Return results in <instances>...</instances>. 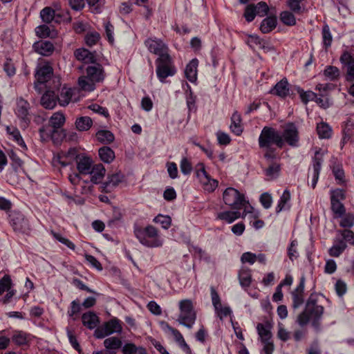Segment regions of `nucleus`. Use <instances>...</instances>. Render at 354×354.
<instances>
[{"instance_id": "nucleus-33", "label": "nucleus", "mask_w": 354, "mask_h": 354, "mask_svg": "<svg viewBox=\"0 0 354 354\" xmlns=\"http://www.w3.org/2000/svg\"><path fill=\"white\" fill-rule=\"evenodd\" d=\"M82 320L84 326L89 329L95 328L99 322L97 316L93 312L84 313L82 316Z\"/></svg>"}, {"instance_id": "nucleus-10", "label": "nucleus", "mask_w": 354, "mask_h": 354, "mask_svg": "<svg viewBox=\"0 0 354 354\" xmlns=\"http://www.w3.org/2000/svg\"><path fill=\"white\" fill-rule=\"evenodd\" d=\"M144 44L148 50L158 55V57L169 55L168 46L160 39L150 37L147 39Z\"/></svg>"}, {"instance_id": "nucleus-54", "label": "nucleus", "mask_w": 354, "mask_h": 354, "mask_svg": "<svg viewBox=\"0 0 354 354\" xmlns=\"http://www.w3.org/2000/svg\"><path fill=\"white\" fill-rule=\"evenodd\" d=\"M10 158L11 160V166L13 170L15 172H18L22 167L23 161L14 152L11 153V154L10 155Z\"/></svg>"}, {"instance_id": "nucleus-45", "label": "nucleus", "mask_w": 354, "mask_h": 354, "mask_svg": "<svg viewBox=\"0 0 354 354\" xmlns=\"http://www.w3.org/2000/svg\"><path fill=\"white\" fill-rule=\"evenodd\" d=\"M6 131L8 134L12 136L13 140L16 141L19 145L26 147L25 142L21 136V133L17 128L7 127Z\"/></svg>"}, {"instance_id": "nucleus-8", "label": "nucleus", "mask_w": 354, "mask_h": 354, "mask_svg": "<svg viewBox=\"0 0 354 354\" xmlns=\"http://www.w3.org/2000/svg\"><path fill=\"white\" fill-rule=\"evenodd\" d=\"M9 222L13 230L17 233L28 234L31 231L28 220L20 212H11L9 214Z\"/></svg>"}, {"instance_id": "nucleus-57", "label": "nucleus", "mask_w": 354, "mask_h": 354, "mask_svg": "<svg viewBox=\"0 0 354 354\" xmlns=\"http://www.w3.org/2000/svg\"><path fill=\"white\" fill-rule=\"evenodd\" d=\"M180 168L181 172L184 175H188L192 172V166L191 162L189 161V160L184 157L182 158L180 164Z\"/></svg>"}, {"instance_id": "nucleus-13", "label": "nucleus", "mask_w": 354, "mask_h": 354, "mask_svg": "<svg viewBox=\"0 0 354 354\" xmlns=\"http://www.w3.org/2000/svg\"><path fill=\"white\" fill-rule=\"evenodd\" d=\"M15 113L21 119L22 127L26 128L30 122L29 110L30 108L29 102L23 97L17 99Z\"/></svg>"}, {"instance_id": "nucleus-64", "label": "nucleus", "mask_w": 354, "mask_h": 354, "mask_svg": "<svg viewBox=\"0 0 354 354\" xmlns=\"http://www.w3.org/2000/svg\"><path fill=\"white\" fill-rule=\"evenodd\" d=\"M142 347H136V346L133 344L129 343L126 344L122 347V352L124 354H139V350Z\"/></svg>"}, {"instance_id": "nucleus-48", "label": "nucleus", "mask_w": 354, "mask_h": 354, "mask_svg": "<svg viewBox=\"0 0 354 354\" xmlns=\"http://www.w3.org/2000/svg\"><path fill=\"white\" fill-rule=\"evenodd\" d=\"M323 44L326 49L331 46L333 37L328 25L325 24L322 28Z\"/></svg>"}, {"instance_id": "nucleus-23", "label": "nucleus", "mask_w": 354, "mask_h": 354, "mask_svg": "<svg viewBox=\"0 0 354 354\" xmlns=\"http://www.w3.org/2000/svg\"><path fill=\"white\" fill-rule=\"evenodd\" d=\"M93 163V160L89 156L82 155L77 159V169L80 174L87 175L91 171Z\"/></svg>"}, {"instance_id": "nucleus-40", "label": "nucleus", "mask_w": 354, "mask_h": 354, "mask_svg": "<svg viewBox=\"0 0 354 354\" xmlns=\"http://www.w3.org/2000/svg\"><path fill=\"white\" fill-rule=\"evenodd\" d=\"M337 235H339V239L345 243H348L354 245V232L348 229L338 230L337 231Z\"/></svg>"}, {"instance_id": "nucleus-53", "label": "nucleus", "mask_w": 354, "mask_h": 354, "mask_svg": "<svg viewBox=\"0 0 354 354\" xmlns=\"http://www.w3.org/2000/svg\"><path fill=\"white\" fill-rule=\"evenodd\" d=\"M298 245V242L297 240H292L288 248V256L289 259L292 261L294 259H297L299 256V254L297 250V247Z\"/></svg>"}, {"instance_id": "nucleus-50", "label": "nucleus", "mask_w": 354, "mask_h": 354, "mask_svg": "<svg viewBox=\"0 0 354 354\" xmlns=\"http://www.w3.org/2000/svg\"><path fill=\"white\" fill-rule=\"evenodd\" d=\"M104 325L109 335L113 333H119L122 330V327L118 319H111L106 322Z\"/></svg>"}, {"instance_id": "nucleus-49", "label": "nucleus", "mask_w": 354, "mask_h": 354, "mask_svg": "<svg viewBox=\"0 0 354 354\" xmlns=\"http://www.w3.org/2000/svg\"><path fill=\"white\" fill-rule=\"evenodd\" d=\"M324 75L331 81H335L339 76V70L336 66H328L324 71Z\"/></svg>"}, {"instance_id": "nucleus-3", "label": "nucleus", "mask_w": 354, "mask_h": 354, "mask_svg": "<svg viewBox=\"0 0 354 354\" xmlns=\"http://www.w3.org/2000/svg\"><path fill=\"white\" fill-rule=\"evenodd\" d=\"M86 76H82L78 80L80 87L86 91H93L95 88V84L104 80L105 73L100 64L88 66L86 68Z\"/></svg>"}, {"instance_id": "nucleus-11", "label": "nucleus", "mask_w": 354, "mask_h": 354, "mask_svg": "<svg viewBox=\"0 0 354 354\" xmlns=\"http://www.w3.org/2000/svg\"><path fill=\"white\" fill-rule=\"evenodd\" d=\"M40 16L42 21L46 24L55 21V23H60L62 21H70L71 18L66 12V15L56 12L50 7H46L42 9L40 12Z\"/></svg>"}, {"instance_id": "nucleus-61", "label": "nucleus", "mask_w": 354, "mask_h": 354, "mask_svg": "<svg viewBox=\"0 0 354 354\" xmlns=\"http://www.w3.org/2000/svg\"><path fill=\"white\" fill-rule=\"evenodd\" d=\"M187 91H186V99H187V105L189 109H191L192 106H194L196 102V96L194 95L190 86L186 83Z\"/></svg>"}, {"instance_id": "nucleus-19", "label": "nucleus", "mask_w": 354, "mask_h": 354, "mask_svg": "<svg viewBox=\"0 0 354 354\" xmlns=\"http://www.w3.org/2000/svg\"><path fill=\"white\" fill-rule=\"evenodd\" d=\"M124 179V176L121 172L108 176L107 180L102 184V191L106 193L111 192L112 189L122 183Z\"/></svg>"}, {"instance_id": "nucleus-46", "label": "nucleus", "mask_w": 354, "mask_h": 354, "mask_svg": "<svg viewBox=\"0 0 354 354\" xmlns=\"http://www.w3.org/2000/svg\"><path fill=\"white\" fill-rule=\"evenodd\" d=\"M297 92L299 94L301 102L306 104L309 101H315L317 97V93L311 91H304L303 89L299 88Z\"/></svg>"}, {"instance_id": "nucleus-56", "label": "nucleus", "mask_w": 354, "mask_h": 354, "mask_svg": "<svg viewBox=\"0 0 354 354\" xmlns=\"http://www.w3.org/2000/svg\"><path fill=\"white\" fill-rule=\"evenodd\" d=\"M304 0H287V5L290 10L295 13L301 12V3Z\"/></svg>"}, {"instance_id": "nucleus-37", "label": "nucleus", "mask_w": 354, "mask_h": 354, "mask_svg": "<svg viewBox=\"0 0 354 354\" xmlns=\"http://www.w3.org/2000/svg\"><path fill=\"white\" fill-rule=\"evenodd\" d=\"M93 124L91 118L88 116H82L76 119V128L81 131H88Z\"/></svg>"}, {"instance_id": "nucleus-38", "label": "nucleus", "mask_w": 354, "mask_h": 354, "mask_svg": "<svg viewBox=\"0 0 354 354\" xmlns=\"http://www.w3.org/2000/svg\"><path fill=\"white\" fill-rule=\"evenodd\" d=\"M240 284L243 287H248L251 283L250 270L246 267H242L239 273Z\"/></svg>"}, {"instance_id": "nucleus-12", "label": "nucleus", "mask_w": 354, "mask_h": 354, "mask_svg": "<svg viewBox=\"0 0 354 354\" xmlns=\"http://www.w3.org/2000/svg\"><path fill=\"white\" fill-rule=\"evenodd\" d=\"M53 73V69L48 64L38 66L35 73L36 82L34 84L35 89L41 93V89L39 88V86L47 82L51 78Z\"/></svg>"}, {"instance_id": "nucleus-7", "label": "nucleus", "mask_w": 354, "mask_h": 354, "mask_svg": "<svg viewBox=\"0 0 354 354\" xmlns=\"http://www.w3.org/2000/svg\"><path fill=\"white\" fill-rule=\"evenodd\" d=\"M156 65V75L159 80L164 83L167 77L173 76L176 69L174 65L170 55L158 57L155 61Z\"/></svg>"}, {"instance_id": "nucleus-5", "label": "nucleus", "mask_w": 354, "mask_h": 354, "mask_svg": "<svg viewBox=\"0 0 354 354\" xmlns=\"http://www.w3.org/2000/svg\"><path fill=\"white\" fill-rule=\"evenodd\" d=\"M134 234L140 243L146 247L158 248L162 245L163 241L159 235L158 230L153 225L136 229Z\"/></svg>"}, {"instance_id": "nucleus-58", "label": "nucleus", "mask_w": 354, "mask_h": 354, "mask_svg": "<svg viewBox=\"0 0 354 354\" xmlns=\"http://www.w3.org/2000/svg\"><path fill=\"white\" fill-rule=\"evenodd\" d=\"M3 71L9 77H12L15 74L16 68L11 59H6V62L3 63Z\"/></svg>"}, {"instance_id": "nucleus-60", "label": "nucleus", "mask_w": 354, "mask_h": 354, "mask_svg": "<svg viewBox=\"0 0 354 354\" xmlns=\"http://www.w3.org/2000/svg\"><path fill=\"white\" fill-rule=\"evenodd\" d=\"M100 38V34L97 32H90L86 35L85 41L88 46H92L97 44Z\"/></svg>"}, {"instance_id": "nucleus-14", "label": "nucleus", "mask_w": 354, "mask_h": 354, "mask_svg": "<svg viewBox=\"0 0 354 354\" xmlns=\"http://www.w3.org/2000/svg\"><path fill=\"white\" fill-rule=\"evenodd\" d=\"M282 138L284 142L291 147H295L298 146L299 140V131L294 122H288L286 124L282 133Z\"/></svg>"}, {"instance_id": "nucleus-30", "label": "nucleus", "mask_w": 354, "mask_h": 354, "mask_svg": "<svg viewBox=\"0 0 354 354\" xmlns=\"http://www.w3.org/2000/svg\"><path fill=\"white\" fill-rule=\"evenodd\" d=\"M346 248L347 245L337 236L334 239V244L328 250V254L330 257H338L344 252Z\"/></svg>"}, {"instance_id": "nucleus-35", "label": "nucleus", "mask_w": 354, "mask_h": 354, "mask_svg": "<svg viewBox=\"0 0 354 354\" xmlns=\"http://www.w3.org/2000/svg\"><path fill=\"white\" fill-rule=\"evenodd\" d=\"M243 217V214H241L239 211H226L220 212L218 214V218L227 221L229 223L234 222L236 219L239 217Z\"/></svg>"}, {"instance_id": "nucleus-47", "label": "nucleus", "mask_w": 354, "mask_h": 354, "mask_svg": "<svg viewBox=\"0 0 354 354\" xmlns=\"http://www.w3.org/2000/svg\"><path fill=\"white\" fill-rule=\"evenodd\" d=\"M153 221L160 224L162 227L165 230L169 229L171 225V218L167 215L158 214L153 219Z\"/></svg>"}, {"instance_id": "nucleus-22", "label": "nucleus", "mask_w": 354, "mask_h": 354, "mask_svg": "<svg viewBox=\"0 0 354 354\" xmlns=\"http://www.w3.org/2000/svg\"><path fill=\"white\" fill-rule=\"evenodd\" d=\"M270 93L285 98L290 94L289 83L286 78H283L270 90Z\"/></svg>"}, {"instance_id": "nucleus-34", "label": "nucleus", "mask_w": 354, "mask_h": 354, "mask_svg": "<svg viewBox=\"0 0 354 354\" xmlns=\"http://www.w3.org/2000/svg\"><path fill=\"white\" fill-rule=\"evenodd\" d=\"M98 153L100 159L106 163L111 162L115 158V153L109 147L100 148Z\"/></svg>"}, {"instance_id": "nucleus-41", "label": "nucleus", "mask_w": 354, "mask_h": 354, "mask_svg": "<svg viewBox=\"0 0 354 354\" xmlns=\"http://www.w3.org/2000/svg\"><path fill=\"white\" fill-rule=\"evenodd\" d=\"M35 33L40 38L53 37L57 35L54 30H50V27L45 24L37 26L35 28Z\"/></svg>"}, {"instance_id": "nucleus-43", "label": "nucleus", "mask_w": 354, "mask_h": 354, "mask_svg": "<svg viewBox=\"0 0 354 354\" xmlns=\"http://www.w3.org/2000/svg\"><path fill=\"white\" fill-rule=\"evenodd\" d=\"M248 45L255 51L263 50L266 41L257 35L250 36L248 39Z\"/></svg>"}, {"instance_id": "nucleus-52", "label": "nucleus", "mask_w": 354, "mask_h": 354, "mask_svg": "<svg viewBox=\"0 0 354 354\" xmlns=\"http://www.w3.org/2000/svg\"><path fill=\"white\" fill-rule=\"evenodd\" d=\"M330 203L331 209L334 212V214L338 215L339 216H342L345 214V207L344 205L341 203V201L331 200Z\"/></svg>"}, {"instance_id": "nucleus-18", "label": "nucleus", "mask_w": 354, "mask_h": 354, "mask_svg": "<svg viewBox=\"0 0 354 354\" xmlns=\"http://www.w3.org/2000/svg\"><path fill=\"white\" fill-rule=\"evenodd\" d=\"M275 144L279 148H282L284 145V140L279 132L271 127H267V158L270 156V145Z\"/></svg>"}, {"instance_id": "nucleus-26", "label": "nucleus", "mask_w": 354, "mask_h": 354, "mask_svg": "<svg viewBox=\"0 0 354 354\" xmlns=\"http://www.w3.org/2000/svg\"><path fill=\"white\" fill-rule=\"evenodd\" d=\"M105 172L106 169L103 165L97 164L93 165L91 173L88 174L91 175V182L94 184L100 183L103 179Z\"/></svg>"}, {"instance_id": "nucleus-59", "label": "nucleus", "mask_w": 354, "mask_h": 354, "mask_svg": "<svg viewBox=\"0 0 354 354\" xmlns=\"http://www.w3.org/2000/svg\"><path fill=\"white\" fill-rule=\"evenodd\" d=\"M81 311V306L78 301L74 300L71 304V308L68 310V315L73 317L74 320L76 319L75 315H77Z\"/></svg>"}, {"instance_id": "nucleus-6", "label": "nucleus", "mask_w": 354, "mask_h": 354, "mask_svg": "<svg viewBox=\"0 0 354 354\" xmlns=\"http://www.w3.org/2000/svg\"><path fill=\"white\" fill-rule=\"evenodd\" d=\"M180 315L178 322L188 328H192L196 319V313L190 299H183L179 301Z\"/></svg>"}, {"instance_id": "nucleus-32", "label": "nucleus", "mask_w": 354, "mask_h": 354, "mask_svg": "<svg viewBox=\"0 0 354 354\" xmlns=\"http://www.w3.org/2000/svg\"><path fill=\"white\" fill-rule=\"evenodd\" d=\"M230 130L236 136H239L243 132L241 115L235 111L231 118Z\"/></svg>"}, {"instance_id": "nucleus-62", "label": "nucleus", "mask_w": 354, "mask_h": 354, "mask_svg": "<svg viewBox=\"0 0 354 354\" xmlns=\"http://www.w3.org/2000/svg\"><path fill=\"white\" fill-rule=\"evenodd\" d=\"M11 287V279L9 275H4L3 277L0 279V295L8 290Z\"/></svg>"}, {"instance_id": "nucleus-16", "label": "nucleus", "mask_w": 354, "mask_h": 354, "mask_svg": "<svg viewBox=\"0 0 354 354\" xmlns=\"http://www.w3.org/2000/svg\"><path fill=\"white\" fill-rule=\"evenodd\" d=\"M276 155L271 151L267 158V181L277 179L281 174V164L279 160H273Z\"/></svg>"}, {"instance_id": "nucleus-17", "label": "nucleus", "mask_w": 354, "mask_h": 354, "mask_svg": "<svg viewBox=\"0 0 354 354\" xmlns=\"http://www.w3.org/2000/svg\"><path fill=\"white\" fill-rule=\"evenodd\" d=\"M256 15L261 17L266 15V2L261 1L256 6L250 4L245 8L244 17L248 22L252 21Z\"/></svg>"}, {"instance_id": "nucleus-42", "label": "nucleus", "mask_w": 354, "mask_h": 354, "mask_svg": "<svg viewBox=\"0 0 354 354\" xmlns=\"http://www.w3.org/2000/svg\"><path fill=\"white\" fill-rule=\"evenodd\" d=\"M97 140L102 143L109 144L114 141L115 137L112 132L108 130H100L96 133Z\"/></svg>"}, {"instance_id": "nucleus-24", "label": "nucleus", "mask_w": 354, "mask_h": 354, "mask_svg": "<svg viewBox=\"0 0 354 354\" xmlns=\"http://www.w3.org/2000/svg\"><path fill=\"white\" fill-rule=\"evenodd\" d=\"M82 155L78 153L77 149L70 148L67 152L59 156V162L62 167H66L73 162L74 160L77 162Z\"/></svg>"}, {"instance_id": "nucleus-63", "label": "nucleus", "mask_w": 354, "mask_h": 354, "mask_svg": "<svg viewBox=\"0 0 354 354\" xmlns=\"http://www.w3.org/2000/svg\"><path fill=\"white\" fill-rule=\"evenodd\" d=\"M241 261L242 263L254 264L255 263V254L250 252L243 253L241 257Z\"/></svg>"}, {"instance_id": "nucleus-28", "label": "nucleus", "mask_w": 354, "mask_h": 354, "mask_svg": "<svg viewBox=\"0 0 354 354\" xmlns=\"http://www.w3.org/2000/svg\"><path fill=\"white\" fill-rule=\"evenodd\" d=\"M122 342L117 337H111L104 339V346L111 354H116L118 349L122 347Z\"/></svg>"}, {"instance_id": "nucleus-1", "label": "nucleus", "mask_w": 354, "mask_h": 354, "mask_svg": "<svg viewBox=\"0 0 354 354\" xmlns=\"http://www.w3.org/2000/svg\"><path fill=\"white\" fill-rule=\"evenodd\" d=\"M324 312V308L317 304V295L312 293L308 298L305 308L296 319V322L301 327L306 326L310 322L317 332L321 330V319Z\"/></svg>"}, {"instance_id": "nucleus-21", "label": "nucleus", "mask_w": 354, "mask_h": 354, "mask_svg": "<svg viewBox=\"0 0 354 354\" xmlns=\"http://www.w3.org/2000/svg\"><path fill=\"white\" fill-rule=\"evenodd\" d=\"M33 336L23 330H16L13 331L11 337L12 342L17 346H22L28 345Z\"/></svg>"}, {"instance_id": "nucleus-36", "label": "nucleus", "mask_w": 354, "mask_h": 354, "mask_svg": "<svg viewBox=\"0 0 354 354\" xmlns=\"http://www.w3.org/2000/svg\"><path fill=\"white\" fill-rule=\"evenodd\" d=\"M290 193L288 189H285L278 202L277 206L276 207V213L278 214L282 210L288 209L290 206L288 205V203L290 201Z\"/></svg>"}, {"instance_id": "nucleus-51", "label": "nucleus", "mask_w": 354, "mask_h": 354, "mask_svg": "<svg viewBox=\"0 0 354 354\" xmlns=\"http://www.w3.org/2000/svg\"><path fill=\"white\" fill-rule=\"evenodd\" d=\"M339 225L344 229L350 230L354 225V215L352 214L344 215L340 221Z\"/></svg>"}, {"instance_id": "nucleus-4", "label": "nucleus", "mask_w": 354, "mask_h": 354, "mask_svg": "<svg viewBox=\"0 0 354 354\" xmlns=\"http://www.w3.org/2000/svg\"><path fill=\"white\" fill-rule=\"evenodd\" d=\"M65 116L61 112H56L52 115L49 120L48 126H43L39 130L41 138L46 140L48 138L55 142L63 137L62 132H60L59 129L64 125L65 122Z\"/></svg>"}, {"instance_id": "nucleus-9", "label": "nucleus", "mask_w": 354, "mask_h": 354, "mask_svg": "<svg viewBox=\"0 0 354 354\" xmlns=\"http://www.w3.org/2000/svg\"><path fill=\"white\" fill-rule=\"evenodd\" d=\"M196 176L203 184L205 190L212 192L218 187V181L212 179L205 171V165L202 162L197 164L196 167Z\"/></svg>"}, {"instance_id": "nucleus-2", "label": "nucleus", "mask_w": 354, "mask_h": 354, "mask_svg": "<svg viewBox=\"0 0 354 354\" xmlns=\"http://www.w3.org/2000/svg\"><path fill=\"white\" fill-rule=\"evenodd\" d=\"M223 199L225 205L233 209L239 210L243 209V216L251 214L252 216L257 218L259 213L245 199L243 194H241L237 189L233 187H227L223 194Z\"/></svg>"}, {"instance_id": "nucleus-29", "label": "nucleus", "mask_w": 354, "mask_h": 354, "mask_svg": "<svg viewBox=\"0 0 354 354\" xmlns=\"http://www.w3.org/2000/svg\"><path fill=\"white\" fill-rule=\"evenodd\" d=\"M198 61L197 59H192L186 66L185 74L187 79L191 82H194L197 80V67Z\"/></svg>"}, {"instance_id": "nucleus-20", "label": "nucleus", "mask_w": 354, "mask_h": 354, "mask_svg": "<svg viewBox=\"0 0 354 354\" xmlns=\"http://www.w3.org/2000/svg\"><path fill=\"white\" fill-rule=\"evenodd\" d=\"M32 48L36 53L43 56H50L55 50L53 43L46 40L35 42L32 45Z\"/></svg>"}, {"instance_id": "nucleus-27", "label": "nucleus", "mask_w": 354, "mask_h": 354, "mask_svg": "<svg viewBox=\"0 0 354 354\" xmlns=\"http://www.w3.org/2000/svg\"><path fill=\"white\" fill-rule=\"evenodd\" d=\"M341 63L347 68V75L349 77L354 75V55L345 51L340 57Z\"/></svg>"}, {"instance_id": "nucleus-55", "label": "nucleus", "mask_w": 354, "mask_h": 354, "mask_svg": "<svg viewBox=\"0 0 354 354\" xmlns=\"http://www.w3.org/2000/svg\"><path fill=\"white\" fill-rule=\"evenodd\" d=\"M258 335L259 336V339L263 345L262 352L266 353V325L262 323H259L257 326Z\"/></svg>"}, {"instance_id": "nucleus-31", "label": "nucleus", "mask_w": 354, "mask_h": 354, "mask_svg": "<svg viewBox=\"0 0 354 354\" xmlns=\"http://www.w3.org/2000/svg\"><path fill=\"white\" fill-rule=\"evenodd\" d=\"M56 103V96L53 91H46L41 98V104L46 109H54Z\"/></svg>"}, {"instance_id": "nucleus-44", "label": "nucleus", "mask_w": 354, "mask_h": 354, "mask_svg": "<svg viewBox=\"0 0 354 354\" xmlns=\"http://www.w3.org/2000/svg\"><path fill=\"white\" fill-rule=\"evenodd\" d=\"M280 20L283 24L288 26H292L296 24L295 15L290 11H283L280 14Z\"/></svg>"}, {"instance_id": "nucleus-15", "label": "nucleus", "mask_w": 354, "mask_h": 354, "mask_svg": "<svg viewBox=\"0 0 354 354\" xmlns=\"http://www.w3.org/2000/svg\"><path fill=\"white\" fill-rule=\"evenodd\" d=\"M306 277L302 275L299 279V283L290 295L292 297V308L294 310L298 309L304 303V288H305Z\"/></svg>"}, {"instance_id": "nucleus-39", "label": "nucleus", "mask_w": 354, "mask_h": 354, "mask_svg": "<svg viewBox=\"0 0 354 354\" xmlns=\"http://www.w3.org/2000/svg\"><path fill=\"white\" fill-rule=\"evenodd\" d=\"M317 134L321 139H328L332 134L330 127L326 122H320L317 126Z\"/></svg>"}, {"instance_id": "nucleus-25", "label": "nucleus", "mask_w": 354, "mask_h": 354, "mask_svg": "<svg viewBox=\"0 0 354 354\" xmlns=\"http://www.w3.org/2000/svg\"><path fill=\"white\" fill-rule=\"evenodd\" d=\"M319 151L315 152V156L313 158V177L311 180V186L314 189L316 187L317 183L319 179V176L320 173V170L322 168V164L323 160L322 158L317 156L319 154Z\"/></svg>"}]
</instances>
